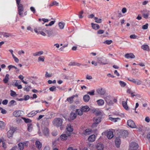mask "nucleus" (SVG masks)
<instances>
[{
  "label": "nucleus",
  "instance_id": "603ef678",
  "mask_svg": "<svg viewBox=\"0 0 150 150\" xmlns=\"http://www.w3.org/2000/svg\"><path fill=\"white\" fill-rule=\"evenodd\" d=\"M10 95L11 96L14 97L16 95V93L15 91H14L13 90H11Z\"/></svg>",
  "mask_w": 150,
  "mask_h": 150
},
{
  "label": "nucleus",
  "instance_id": "5fc2aeb1",
  "mask_svg": "<svg viewBox=\"0 0 150 150\" xmlns=\"http://www.w3.org/2000/svg\"><path fill=\"white\" fill-rule=\"evenodd\" d=\"M95 91L92 90L91 91H89L87 92V94L90 95H94Z\"/></svg>",
  "mask_w": 150,
  "mask_h": 150
},
{
  "label": "nucleus",
  "instance_id": "6e6552de",
  "mask_svg": "<svg viewBox=\"0 0 150 150\" xmlns=\"http://www.w3.org/2000/svg\"><path fill=\"white\" fill-rule=\"evenodd\" d=\"M15 130V129L14 128L11 127L7 132V137L8 138L12 137L13 134Z\"/></svg>",
  "mask_w": 150,
  "mask_h": 150
},
{
  "label": "nucleus",
  "instance_id": "f8f14e48",
  "mask_svg": "<svg viewBox=\"0 0 150 150\" xmlns=\"http://www.w3.org/2000/svg\"><path fill=\"white\" fill-rule=\"evenodd\" d=\"M45 32L47 34L48 37L52 36L54 35V33L52 30H45Z\"/></svg>",
  "mask_w": 150,
  "mask_h": 150
},
{
  "label": "nucleus",
  "instance_id": "c03bdc74",
  "mask_svg": "<svg viewBox=\"0 0 150 150\" xmlns=\"http://www.w3.org/2000/svg\"><path fill=\"white\" fill-rule=\"evenodd\" d=\"M119 83L121 86L122 87H124L126 85V84L125 82L121 81H119Z\"/></svg>",
  "mask_w": 150,
  "mask_h": 150
},
{
  "label": "nucleus",
  "instance_id": "dca6fc26",
  "mask_svg": "<svg viewBox=\"0 0 150 150\" xmlns=\"http://www.w3.org/2000/svg\"><path fill=\"white\" fill-rule=\"evenodd\" d=\"M104 146L103 144L101 143H98L96 145V148L98 150H103Z\"/></svg>",
  "mask_w": 150,
  "mask_h": 150
},
{
  "label": "nucleus",
  "instance_id": "ddd939ff",
  "mask_svg": "<svg viewBox=\"0 0 150 150\" xmlns=\"http://www.w3.org/2000/svg\"><path fill=\"white\" fill-rule=\"evenodd\" d=\"M120 139L119 137H116L115 141V145L117 147H119L120 144Z\"/></svg>",
  "mask_w": 150,
  "mask_h": 150
},
{
  "label": "nucleus",
  "instance_id": "c9c22d12",
  "mask_svg": "<svg viewBox=\"0 0 150 150\" xmlns=\"http://www.w3.org/2000/svg\"><path fill=\"white\" fill-rule=\"evenodd\" d=\"M76 113L77 114L79 115H81L83 114V111L81 109H77L76 110Z\"/></svg>",
  "mask_w": 150,
  "mask_h": 150
},
{
  "label": "nucleus",
  "instance_id": "ea45409f",
  "mask_svg": "<svg viewBox=\"0 0 150 150\" xmlns=\"http://www.w3.org/2000/svg\"><path fill=\"white\" fill-rule=\"evenodd\" d=\"M58 25L60 29H63L64 27L65 23H64L60 22L59 23Z\"/></svg>",
  "mask_w": 150,
  "mask_h": 150
},
{
  "label": "nucleus",
  "instance_id": "bb28decb",
  "mask_svg": "<svg viewBox=\"0 0 150 150\" xmlns=\"http://www.w3.org/2000/svg\"><path fill=\"white\" fill-rule=\"evenodd\" d=\"M122 105L124 108L127 110H128V107L127 105V102H125V101H122Z\"/></svg>",
  "mask_w": 150,
  "mask_h": 150
},
{
  "label": "nucleus",
  "instance_id": "6ab92c4d",
  "mask_svg": "<svg viewBox=\"0 0 150 150\" xmlns=\"http://www.w3.org/2000/svg\"><path fill=\"white\" fill-rule=\"evenodd\" d=\"M95 139V136L93 134L90 136L88 138V140L90 142L94 141Z\"/></svg>",
  "mask_w": 150,
  "mask_h": 150
},
{
  "label": "nucleus",
  "instance_id": "de8ad7c7",
  "mask_svg": "<svg viewBox=\"0 0 150 150\" xmlns=\"http://www.w3.org/2000/svg\"><path fill=\"white\" fill-rule=\"evenodd\" d=\"M26 86L25 87L23 88V89L24 91H29L30 88H31V87L30 86Z\"/></svg>",
  "mask_w": 150,
  "mask_h": 150
},
{
  "label": "nucleus",
  "instance_id": "a18cd8bd",
  "mask_svg": "<svg viewBox=\"0 0 150 150\" xmlns=\"http://www.w3.org/2000/svg\"><path fill=\"white\" fill-rule=\"evenodd\" d=\"M104 99L106 103H108V102L110 100V97L109 96H107L104 98Z\"/></svg>",
  "mask_w": 150,
  "mask_h": 150
},
{
  "label": "nucleus",
  "instance_id": "13d9d810",
  "mask_svg": "<svg viewBox=\"0 0 150 150\" xmlns=\"http://www.w3.org/2000/svg\"><path fill=\"white\" fill-rule=\"evenodd\" d=\"M135 92L131 93V96L132 97H133L134 96H140V95H139V94H136V95L134 94H135Z\"/></svg>",
  "mask_w": 150,
  "mask_h": 150
},
{
  "label": "nucleus",
  "instance_id": "e2e57ef3",
  "mask_svg": "<svg viewBox=\"0 0 150 150\" xmlns=\"http://www.w3.org/2000/svg\"><path fill=\"white\" fill-rule=\"evenodd\" d=\"M95 115L96 116H98L101 115V114H102V113L100 112L99 111H98L95 112Z\"/></svg>",
  "mask_w": 150,
  "mask_h": 150
},
{
  "label": "nucleus",
  "instance_id": "052dcab7",
  "mask_svg": "<svg viewBox=\"0 0 150 150\" xmlns=\"http://www.w3.org/2000/svg\"><path fill=\"white\" fill-rule=\"evenodd\" d=\"M142 16L144 18L146 19L147 18H148V16H149L148 13H146V14L144 13H143L142 14Z\"/></svg>",
  "mask_w": 150,
  "mask_h": 150
},
{
  "label": "nucleus",
  "instance_id": "20e7f679",
  "mask_svg": "<svg viewBox=\"0 0 150 150\" xmlns=\"http://www.w3.org/2000/svg\"><path fill=\"white\" fill-rule=\"evenodd\" d=\"M18 11V13L20 17H22L23 16L24 8L22 4L17 6Z\"/></svg>",
  "mask_w": 150,
  "mask_h": 150
},
{
  "label": "nucleus",
  "instance_id": "49530a36",
  "mask_svg": "<svg viewBox=\"0 0 150 150\" xmlns=\"http://www.w3.org/2000/svg\"><path fill=\"white\" fill-rule=\"evenodd\" d=\"M23 119L26 123H30L31 122V120L29 119L23 118Z\"/></svg>",
  "mask_w": 150,
  "mask_h": 150
},
{
  "label": "nucleus",
  "instance_id": "c756f323",
  "mask_svg": "<svg viewBox=\"0 0 150 150\" xmlns=\"http://www.w3.org/2000/svg\"><path fill=\"white\" fill-rule=\"evenodd\" d=\"M8 68L9 69V71L11 69V68H15V69L16 70V73H18V72L19 71V69H17L16 67L14 66H13V65H10L8 66Z\"/></svg>",
  "mask_w": 150,
  "mask_h": 150
},
{
  "label": "nucleus",
  "instance_id": "0e129e2a",
  "mask_svg": "<svg viewBox=\"0 0 150 150\" xmlns=\"http://www.w3.org/2000/svg\"><path fill=\"white\" fill-rule=\"evenodd\" d=\"M21 83V82L20 81L17 80L16 83L14 84V86L16 87L17 86H18V84L20 83Z\"/></svg>",
  "mask_w": 150,
  "mask_h": 150
},
{
  "label": "nucleus",
  "instance_id": "338daca9",
  "mask_svg": "<svg viewBox=\"0 0 150 150\" xmlns=\"http://www.w3.org/2000/svg\"><path fill=\"white\" fill-rule=\"evenodd\" d=\"M107 104L109 105H111L113 104L112 101L110 100L108 102V103H106Z\"/></svg>",
  "mask_w": 150,
  "mask_h": 150
},
{
  "label": "nucleus",
  "instance_id": "f3484780",
  "mask_svg": "<svg viewBox=\"0 0 150 150\" xmlns=\"http://www.w3.org/2000/svg\"><path fill=\"white\" fill-rule=\"evenodd\" d=\"M113 136L114 135L112 131H109L107 132V136L109 139L112 138Z\"/></svg>",
  "mask_w": 150,
  "mask_h": 150
},
{
  "label": "nucleus",
  "instance_id": "473e14b6",
  "mask_svg": "<svg viewBox=\"0 0 150 150\" xmlns=\"http://www.w3.org/2000/svg\"><path fill=\"white\" fill-rule=\"evenodd\" d=\"M141 48L145 50L149 51V47L147 45H142L141 46Z\"/></svg>",
  "mask_w": 150,
  "mask_h": 150
},
{
  "label": "nucleus",
  "instance_id": "864d4df0",
  "mask_svg": "<svg viewBox=\"0 0 150 150\" xmlns=\"http://www.w3.org/2000/svg\"><path fill=\"white\" fill-rule=\"evenodd\" d=\"M44 61V57H38V62L42 61L43 62Z\"/></svg>",
  "mask_w": 150,
  "mask_h": 150
},
{
  "label": "nucleus",
  "instance_id": "79ce46f5",
  "mask_svg": "<svg viewBox=\"0 0 150 150\" xmlns=\"http://www.w3.org/2000/svg\"><path fill=\"white\" fill-rule=\"evenodd\" d=\"M94 19L95 20V22L96 23H100L102 22V20L100 18H98L96 17H94Z\"/></svg>",
  "mask_w": 150,
  "mask_h": 150
},
{
  "label": "nucleus",
  "instance_id": "0eeeda50",
  "mask_svg": "<svg viewBox=\"0 0 150 150\" xmlns=\"http://www.w3.org/2000/svg\"><path fill=\"white\" fill-rule=\"evenodd\" d=\"M130 149L131 150H136L138 147V144L134 142H132L130 144Z\"/></svg>",
  "mask_w": 150,
  "mask_h": 150
},
{
  "label": "nucleus",
  "instance_id": "a211bd4d",
  "mask_svg": "<svg viewBox=\"0 0 150 150\" xmlns=\"http://www.w3.org/2000/svg\"><path fill=\"white\" fill-rule=\"evenodd\" d=\"M90 99V96L88 94L85 95L83 97L84 101L86 103L88 102Z\"/></svg>",
  "mask_w": 150,
  "mask_h": 150
},
{
  "label": "nucleus",
  "instance_id": "a878e982",
  "mask_svg": "<svg viewBox=\"0 0 150 150\" xmlns=\"http://www.w3.org/2000/svg\"><path fill=\"white\" fill-rule=\"evenodd\" d=\"M34 30L35 32V33H37L38 34H39L40 33L41 35L44 36H45L46 35L45 33L43 31H39V32H38V31L37 28H34Z\"/></svg>",
  "mask_w": 150,
  "mask_h": 150
},
{
  "label": "nucleus",
  "instance_id": "f03ea898",
  "mask_svg": "<svg viewBox=\"0 0 150 150\" xmlns=\"http://www.w3.org/2000/svg\"><path fill=\"white\" fill-rule=\"evenodd\" d=\"M101 117L102 116H101L98 117H95L93 118V121L94 122L92 126L93 128L97 127L98 125L100 122Z\"/></svg>",
  "mask_w": 150,
  "mask_h": 150
},
{
  "label": "nucleus",
  "instance_id": "393cba45",
  "mask_svg": "<svg viewBox=\"0 0 150 150\" xmlns=\"http://www.w3.org/2000/svg\"><path fill=\"white\" fill-rule=\"evenodd\" d=\"M90 108L88 106H85L83 107L82 108V110L83 112H87L90 110Z\"/></svg>",
  "mask_w": 150,
  "mask_h": 150
},
{
  "label": "nucleus",
  "instance_id": "7ed1b4c3",
  "mask_svg": "<svg viewBox=\"0 0 150 150\" xmlns=\"http://www.w3.org/2000/svg\"><path fill=\"white\" fill-rule=\"evenodd\" d=\"M98 63L101 65H105L108 63V61L107 59L103 57L98 58Z\"/></svg>",
  "mask_w": 150,
  "mask_h": 150
},
{
  "label": "nucleus",
  "instance_id": "774afa93",
  "mask_svg": "<svg viewBox=\"0 0 150 150\" xmlns=\"http://www.w3.org/2000/svg\"><path fill=\"white\" fill-rule=\"evenodd\" d=\"M10 150H19L18 147L16 146L13 147Z\"/></svg>",
  "mask_w": 150,
  "mask_h": 150
},
{
  "label": "nucleus",
  "instance_id": "bf43d9fd",
  "mask_svg": "<svg viewBox=\"0 0 150 150\" xmlns=\"http://www.w3.org/2000/svg\"><path fill=\"white\" fill-rule=\"evenodd\" d=\"M30 96L29 95H25L24 96V100H27L29 99Z\"/></svg>",
  "mask_w": 150,
  "mask_h": 150
},
{
  "label": "nucleus",
  "instance_id": "4be33fe9",
  "mask_svg": "<svg viewBox=\"0 0 150 150\" xmlns=\"http://www.w3.org/2000/svg\"><path fill=\"white\" fill-rule=\"evenodd\" d=\"M43 53V51H40L33 53V55L34 56H39L42 54Z\"/></svg>",
  "mask_w": 150,
  "mask_h": 150
},
{
  "label": "nucleus",
  "instance_id": "c85d7f7f",
  "mask_svg": "<svg viewBox=\"0 0 150 150\" xmlns=\"http://www.w3.org/2000/svg\"><path fill=\"white\" fill-rule=\"evenodd\" d=\"M35 145L36 147L39 149H40L42 147V144L38 141H37L35 142Z\"/></svg>",
  "mask_w": 150,
  "mask_h": 150
},
{
  "label": "nucleus",
  "instance_id": "4468645a",
  "mask_svg": "<svg viewBox=\"0 0 150 150\" xmlns=\"http://www.w3.org/2000/svg\"><path fill=\"white\" fill-rule=\"evenodd\" d=\"M125 57L127 58H130L131 59L134 58L135 57V56L132 53H127L125 54Z\"/></svg>",
  "mask_w": 150,
  "mask_h": 150
},
{
  "label": "nucleus",
  "instance_id": "69168bd1",
  "mask_svg": "<svg viewBox=\"0 0 150 150\" xmlns=\"http://www.w3.org/2000/svg\"><path fill=\"white\" fill-rule=\"evenodd\" d=\"M104 32V31L103 30H99L97 31V33L98 34H100L103 33Z\"/></svg>",
  "mask_w": 150,
  "mask_h": 150
},
{
  "label": "nucleus",
  "instance_id": "2f4dec72",
  "mask_svg": "<svg viewBox=\"0 0 150 150\" xmlns=\"http://www.w3.org/2000/svg\"><path fill=\"white\" fill-rule=\"evenodd\" d=\"M66 129L69 132H71L73 131V129L71 127L70 124H68L67 127Z\"/></svg>",
  "mask_w": 150,
  "mask_h": 150
},
{
  "label": "nucleus",
  "instance_id": "4d7b16f0",
  "mask_svg": "<svg viewBox=\"0 0 150 150\" xmlns=\"http://www.w3.org/2000/svg\"><path fill=\"white\" fill-rule=\"evenodd\" d=\"M52 74H49L47 72H46L45 77H52Z\"/></svg>",
  "mask_w": 150,
  "mask_h": 150
},
{
  "label": "nucleus",
  "instance_id": "39448f33",
  "mask_svg": "<svg viewBox=\"0 0 150 150\" xmlns=\"http://www.w3.org/2000/svg\"><path fill=\"white\" fill-rule=\"evenodd\" d=\"M127 79L129 81H130L137 85H140L142 83V81L141 80L138 79H135L133 78H127Z\"/></svg>",
  "mask_w": 150,
  "mask_h": 150
},
{
  "label": "nucleus",
  "instance_id": "423d86ee",
  "mask_svg": "<svg viewBox=\"0 0 150 150\" xmlns=\"http://www.w3.org/2000/svg\"><path fill=\"white\" fill-rule=\"evenodd\" d=\"M127 124L129 127L131 128H134L136 127V125L134 122L131 120H128L127 122Z\"/></svg>",
  "mask_w": 150,
  "mask_h": 150
},
{
  "label": "nucleus",
  "instance_id": "cd10ccee",
  "mask_svg": "<svg viewBox=\"0 0 150 150\" xmlns=\"http://www.w3.org/2000/svg\"><path fill=\"white\" fill-rule=\"evenodd\" d=\"M76 115L75 113L71 112L70 116V119L72 120H74L76 118Z\"/></svg>",
  "mask_w": 150,
  "mask_h": 150
},
{
  "label": "nucleus",
  "instance_id": "8fccbe9b",
  "mask_svg": "<svg viewBox=\"0 0 150 150\" xmlns=\"http://www.w3.org/2000/svg\"><path fill=\"white\" fill-rule=\"evenodd\" d=\"M11 35L10 33H4L3 34V36L5 37H8L11 36Z\"/></svg>",
  "mask_w": 150,
  "mask_h": 150
},
{
  "label": "nucleus",
  "instance_id": "1a4fd4ad",
  "mask_svg": "<svg viewBox=\"0 0 150 150\" xmlns=\"http://www.w3.org/2000/svg\"><path fill=\"white\" fill-rule=\"evenodd\" d=\"M120 136L122 137L123 138H125L127 136L128 134V132L125 130H121L120 132Z\"/></svg>",
  "mask_w": 150,
  "mask_h": 150
},
{
  "label": "nucleus",
  "instance_id": "6e6d98bb",
  "mask_svg": "<svg viewBox=\"0 0 150 150\" xmlns=\"http://www.w3.org/2000/svg\"><path fill=\"white\" fill-rule=\"evenodd\" d=\"M83 13V10L79 12V17L80 18H83V16H82Z\"/></svg>",
  "mask_w": 150,
  "mask_h": 150
},
{
  "label": "nucleus",
  "instance_id": "4c0bfd02",
  "mask_svg": "<svg viewBox=\"0 0 150 150\" xmlns=\"http://www.w3.org/2000/svg\"><path fill=\"white\" fill-rule=\"evenodd\" d=\"M67 137L66 134H62L60 136V138L62 140H65L67 139Z\"/></svg>",
  "mask_w": 150,
  "mask_h": 150
},
{
  "label": "nucleus",
  "instance_id": "2eb2a0df",
  "mask_svg": "<svg viewBox=\"0 0 150 150\" xmlns=\"http://www.w3.org/2000/svg\"><path fill=\"white\" fill-rule=\"evenodd\" d=\"M24 144L26 146V144L25 143H24V144L22 142L19 143L18 144V146L19 148L18 150H23Z\"/></svg>",
  "mask_w": 150,
  "mask_h": 150
},
{
  "label": "nucleus",
  "instance_id": "aec40b11",
  "mask_svg": "<svg viewBox=\"0 0 150 150\" xmlns=\"http://www.w3.org/2000/svg\"><path fill=\"white\" fill-rule=\"evenodd\" d=\"M43 133L46 136H47L49 134V131L47 127H45L43 130Z\"/></svg>",
  "mask_w": 150,
  "mask_h": 150
},
{
  "label": "nucleus",
  "instance_id": "b1692460",
  "mask_svg": "<svg viewBox=\"0 0 150 150\" xmlns=\"http://www.w3.org/2000/svg\"><path fill=\"white\" fill-rule=\"evenodd\" d=\"M9 75L8 74H6L3 79V82L5 83H7L9 80Z\"/></svg>",
  "mask_w": 150,
  "mask_h": 150
},
{
  "label": "nucleus",
  "instance_id": "09e8293b",
  "mask_svg": "<svg viewBox=\"0 0 150 150\" xmlns=\"http://www.w3.org/2000/svg\"><path fill=\"white\" fill-rule=\"evenodd\" d=\"M49 90L51 91H55L56 90V87L53 86L50 88Z\"/></svg>",
  "mask_w": 150,
  "mask_h": 150
},
{
  "label": "nucleus",
  "instance_id": "f257e3e1",
  "mask_svg": "<svg viewBox=\"0 0 150 150\" xmlns=\"http://www.w3.org/2000/svg\"><path fill=\"white\" fill-rule=\"evenodd\" d=\"M52 123L55 126L59 127L62 125V119L59 118H55L53 120Z\"/></svg>",
  "mask_w": 150,
  "mask_h": 150
},
{
  "label": "nucleus",
  "instance_id": "5701e85b",
  "mask_svg": "<svg viewBox=\"0 0 150 150\" xmlns=\"http://www.w3.org/2000/svg\"><path fill=\"white\" fill-rule=\"evenodd\" d=\"M97 103L99 106H102L104 105V100L102 99L98 100L97 101Z\"/></svg>",
  "mask_w": 150,
  "mask_h": 150
},
{
  "label": "nucleus",
  "instance_id": "9d476101",
  "mask_svg": "<svg viewBox=\"0 0 150 150\" xmlns=\"http://www.w3.org/2000/svg\"><path fill=\"white\" fill-rule=\"evenodd\" d=\"M97 93L99 94L100 95H103L105 93V89L103 88H98L96 90Z\"/></svg>",
  "mask_w": 150,
  "mask_h": 150
},
{
  "label": "nucleus",
  "instance_id": "680f3d73",
  "mask_svg": "<svg viewBox=\"0 0 150 150\" xmlns=\"http://www.w3.org/2000/svg\"><path fill=\"white\" fill-rule=\"evenodd\" d=\"M129 37L131 39H136L137 38V36L135 34H133L130 35Z\"/></svg>",
  "mask_w": 150,
  "mask_h": 150
},
{
  "label": "nucleus",
  "instance_id": "7c9ffc66",
  "mask_svg": "<svg viewBox=\"0 0 150 150\" xmlns=\"http://www.w3.org/2000/svg\"><path fill=\"white\" fill-rule=\"evenodd\" d=\"M36 114L35 112L34 111H33L28 114L27 116L28 117H32L35 116Z\"/></svg>",
  "mask_w": 150,
  "mask_h": 150
},
{
  "label": "nucleus",
  "instance_id": "412c9836",
  "mask_svg": "<svg viewBox=\"0 0 150 150\" xmlns=\"http://www.w3.org/2000/svg\"><path fill=\"white\" fill-rule=\"evenodd\" d=\"M91 25L92 28L95 30H97L100 28L99 25L98 24L91 23Z\"/></svg>",
  "mask_w": 150,
  "mask_h": 150
},
{
  "label": "nucleus",
  "instance_id": "f704fd0d",
  "mask_svg": "<svg viewBox=\"0 0 150 150\" xmlns=\"http://www.w3.org/2000/svg\"><path fill=\"white\" fill-rule=\"evenodd\" d=\"M16 101L14 100H11L9 103L8 106L10 107L14 105H16Z\"/></svg>",
  "mask_w": 150,
  "mask_h": 150
},
{
  "label": "nucleus",
  "instance_id": "9b49d317",
  "mask_svg": "<svg viewBox=\"0 0 150 150\" xmlns=\"http://www.w3.org/2000/svg\"><path fill=\"white\" fill-rule=\"evenodd\" d=\"M21 110H16L13 112V115L16 117H19L21 115Z\"/></svg>",
  "mask_w": 150,
  "mask_h": 150
},
{
  "label": "nucleus",
  "instance_id": "37998d69",
  "mask_svg": "<svg viewBox=\"0 0 150 150\" xmlns=\"http://www.w3.org/2000/svg\"><path fill=\"white\" fill-rule=\"evenodd\" d=\"M5 126L4 122L2 121H0V127L2 129H4Z\"/></svg>",
  "mask_w": 150,
  "mask_h": 150
},
{
  "label": "nucleus",
  "instance_id": "58836bf2",
  "mask_svg": "<svg viewBox=\"0 0 150 150\" xmlns=\"http://www.w3.org/2000/svg\"><path fill=\"white\" fill-rule=\"evenodd\" d=\"M28 130L30 132L32 131L33 129L32 125L30 123L28 124Z\"/></svg>",
  "mask_w": 150,
  "mask_h": 150
},
{
  "label": "nucleus",
  "instance_id": "72a5a7b5",
  "mask_svg": "<svg viewBox=\"0 0 150 150\" xmlns=\"http://www.w3.org/2000/svg\"><path fill=\"white\" fill-rule=\"evenodd\" d=\"M91 132L89 129H87L84 131L83 134L86 135H89L91 134Z\"/></svg>",
  "mask_w": 150,
  "mask_h": 150
},
{
  "label": "nucleus",
  "instance_id": "3c124183",
  "mask_svg": "<svg viewBox=\"0 0 150 150\" xmlns=\"http://www.w3.org/2000/svg\"><path fill=\"white\" fill-rule=\"evenodd\" d=\"M149 25L148 23H146L145 25H144L142 26V28L143 30L147 29Z\"/></svg>",
  "mask_w": 150,
  "mask_h": 150
},
{
  "label": "nucleus",
  "instance_id": "e433bc0d",
  "mask_svg": "<svg viewBox=\"0 0 150 150\" xmlns=\"http://www.w3.org/2000/svg\"><path fill=\"white\" fill-rule=\"evenodd\" d=\"M73 97L71 96L70 97L67 98V100L70 103H72L73 102Z\"/></svg>",
  "mask_w": 150,
  "mask_h": 150
},
{
  "label": "nucleus",
  "instance_id": "a19ab883",
  "mask_svg": "<svg viewBox=\"0 0 150 150\" xmlns=\"http://www.w3.org/2000/svg\"><path fill=\"white\" fill-rule=\"evenodd\" d=\"M112 42V41L111 40H106L103 43L104 44H106L108 45H109Z\"/></svg>",
  "mask_w": 150,
  "mask_h": 150
}]
</instances>
